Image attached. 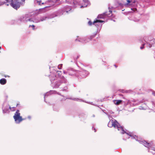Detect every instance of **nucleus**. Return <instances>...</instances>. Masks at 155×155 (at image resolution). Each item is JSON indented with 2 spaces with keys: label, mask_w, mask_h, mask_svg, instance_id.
I'll list each match as a JSON object with an SVG mask.
<instances>
[{
  "label": "nucleus",
  "mask_w": 155,
  "mask_h": 155,
  "mask_svg": "<svg viewBox=\"0 0 155 155\" xmlns=\"http://www.w3.org/2000/svg\"><path fill=\"white\" fill-rule=\"evenodd\" d=\"M13 118L16 123L17 124H19L22 120H25V119L22 118V117L20 116V114L19 110H16L13 116Z\"/></svg>",
  "instance_id": "obj_1"
},
{
  "label": "nucleus",
  "mask_w": 155,
  "mask_h": 155,
  "mask_svg": "<svg viewBox=\"0 0 155 155\" xmlns=\"http://www.w3.org/2000/svg\"><path fill=\"white\" fill-rule=\"evenodd\" d=\"M108 126L110 127H114L115 128H117L120 124L115 120H110L108 123Z\"/></svg>",
  "instance_id": "obj_2"
},
{
  "label": "nucleus",
  "mask_w": 155,
  "mask_h": 155,
  "mask_svg": "<svg viewBox=\"0 0 155 155\" xmlns=\"http://www.w3.org/2000/svg\"><path fill=\"white\" fill-rule=\"evenodd\" d=\"M25 0H18L17 2H11L10 4L12 7L14 8L17 9L20 6V4L23 2Z\"/></svg>",
  "instance_id": "obj_3"
},
{
  "label": "nucleus",
  "mask_w": 155,
  "mask_h": 155,
  "mask_svg": "<svg viewBox=\"0 0 155 155\" xmlns=\"http://www.w3.org/2000/svg\"><path fill=\"white\" fill-rule=\"evenodd\" d=\"M65 2L68 4H71L72 0H65ZM72 3L74 5H75L78 4V0H73Z\"/></svg>",
  "instance_id": "obj_4"
},
{
  "label": "nucleus",
  "mask_w": 155,
  "mask_h": 155,
  "mask_svg": "<svg viewBox=\"0 0 155 155\" xmlns=\"http://www.w3.org/2000/svg\"><path fill=\"white\" fill-rule=\"evenodd\" d=\"M104 22V21L99 20H96L95 21H94L93 23L91 21H89L88 22V24L89 25H91L92 24H94L96 23L97 22Z\"/></svg>",
  "instance_id": "obj_5"
},
{
  "label": "nucleus",
  "mask_w": 155,
  "mask_h": 155,
  "mask_svg": "<svg viewBox=\"0 0 155 155\" xmlns=\"http://www.w3.org/2000/svg\"><path fill=\"white\" fill-rule=\"evenodd\" d=\"M112 11L111 10H109L108 12H106L104 13V16H106L108 17L111 16L112 15Z\"/></svg>",
  "instance_id": "obj_6"
},
{
  "label": "nucleus",
  "mask_w": 155,
  "mask_h": 155,
  "mask_svg": "<svg viewBox=\"0 0 155 155\" xmlns=\"http://www.w3.org/2000/svg\"><path fill=\"white\" fill-rule=\"evenodd\" d=\"M117 129L118 130L121 131V133L122 134H124L126 133V132L124 130L123 128L120 125H119V126L118 127Z\"/></svg>",
  "instance_id": "obj_7"
},
{
  "label": "nucleus",
  "mask_w": 155,
  "mask_h": 155,
  "mask_svg": "<svg viewBox=\"0 0 155 155\" xmlns=\"http://www.w3.org/2000/svg\"><path fill=\"white\" fill-rule=\"evenodd\" d=\"M114 102L115 104L117 105H118L121 104L122 102V101L121 100H114Z\"/></svg>",
  "instance_id": "obj_8"
},
{
  "label": "nucleus",
  "mask_w": 155,
  "mask_h": 155,
  "mask_svg": "<svg viewBox=\"0 0 155 155\" xmlns=\"http://www.w3.org/2000/svg\"><path fill=\"white\" fill-rule=\"evenodd\" d=\"M6 83V80L4 78H2L0 80V83L1 84L4 85Z\"/></svg>",
  "instance_id": "obj_9"
},
{
  "label": "nucleus",
  "mask_w": 155,
  "mask_h": 155,
  "mask_svg": "<svg viewBox=\"0 0 155 155\" xmlns=\"http://www.w3.org/2000/svg\"><path fill=\"white\" fill-rule=\"evenodd\" d=\"M47 7H45L44 8L40 9H39V12H44L46 11L45 10V8Z\"/></svg>",
  "instance_id": "obj_10"
},
{
  "label": "nucleus",
  "mask_w": 155,
  "mask_h": 155,
  "mask_svg": "<svg viewBox=\"0 0 155 155\" xmlns=\"http://www.w3.org/2000/svg\"><path fill=\"white\" fill-rule=\"evenodd\" d=\"M144 145L146 147L150 146V143H147L146 141H144L143 142Z\"/></svg>",
  "instance_id": "obj_11"
},
{
  "label": "nucleus",
  "mask_w": 155,
  "mask_h": 155,
  "mask_svg": "<svg viewBox=\"0 0 155 155\" xmlns=\"http://www.w3.org/2000/svg\"><path fill=\"white\" fill-rule=\"evenodd\" d=\"M37 1V3L39 5H41V0H36Z\"/></svg>",
  "instance_id": "obj_12"
},
{
  "label": "nucleus",
  "mask_w": 155,
  "mask_h": 155,
  "mask_svg": "<svg viewBox=\"0 0 155 155\" xmlns=\"http://www.w3.org/2000/svg\"><path fill=\"white\" fill-rule=\"evenodd\" d=\"M7 3H10L12 2V0H5Z\"/></svg>",
  "instance_id": "obj_13"
},
{
  "label": "nucleus",
  "mask_w": 155,
  "mask_h": 155,
  "mask_svg": "<svg viewBox=\"0 0 155 155\" xmlns=\"http://www.w3.org/2000/svg\"><path fill=\"white\" fill-rule=\"evenodd\" d=\"M144 45H145V44H143L142 45V46L140 47V48L141 49L144 48Z\"/></svg>",
  "instance_id": "obj_14"
},
{
  "label": "nucleus",
  "mask_w": 155,
  "mask_h": 155,
  "mask_svg": "<svg viewBox=\"0 0 155 155\" xmlns=\"http://www.w3.org/2000/svg\"><path fill=\"white\" fill-rule=\"evenodd\" d=\"M31 26V27L33 28V30H34V29H35V25H30L29 26V27H30Z\"/></svg>",
  "instance_id": "obj_15"
},
{
  "label": "nucleus",
  "mask_w": 155,
  "mask_h": 155,
  "mask_svg": "<svg viewBox=\"0 0 155 155\" xmlns=\"http://www.w3.org/2000/svg\"><path fill=\"white\" fill-rule=\"evenodd\" d=\"M127 5H128L131 2V1L129 0H127Z\"/></svg>",
  "instance_id": "obj_16"
},
{
  "label": "nucleus",
  "mask_w": 155,
  "mask_h": 155,
  "mask_svg": "<svg viewBox=\"0 0 155 155\" xmlns=\"http://www.w3.org/2000/svg\"><path fill=\"white\" fill-rule=\"evenodd\" d=\"M4 3H5L4 2H2L0 1V5H2L4 4Z\"/></svg>",
  "instance_id": "obj_17"
},
{
  "label": "nucleus",
  "mask_w": 155,
  "mask_h": 155,
  "mask_svg": "<svg viewBox=\"0 0 155 155\" xmlns=\"http://www.w3.org/2000/svg\"><path fill=\"white\" fill-rule=\"evenodd\" d=\"M84 2L86 3L88 2V0H83Z\"/></svg>",
  "instance_id": "obj_18"
},
{
  "label": "nucleus",
  "mask_w": 155,
  "mask_h": 155,
  "mask_svg": "<svg viewBox=\"0 0 155 155\" xmlns=\"http://www.w3.org/2000/svg\"><path fill=\"white\" fill-rule=\"evenodd\" d=\"M28 21H32V20H31V19H28Z\"/></svg>",
  "instance_id": "obj_19"
},
{
  "label": "nucleus",
  "mask_w": 155,
  "mask_h": 155,
  "mask_svg": "<svg viewBox=\"0 0 155 155\" xmlns=\"http://www.w3.org/2000/svg\"><path fill=\"white\" fill-rule=\"evenodd\" d=\"M28 118L29 119H30L31 118V117L30 116H28Z\"/></svg>",
  "instance_id": "obj_20"
},
{
  "label": "nucleus",
  "mask_w": 155,
  "mask_h": 155,
  "mask_svg": "<svg viewBox=\"0 0 155 155\" xmlns=\"http://www.w3.org/2000/svg\"><path fill=\"white\" fill-rule=\"evenodd\" d=\"M151 46H152L151 45H150V44H149V47H150V48L151 47Z\"/></svg>",
  "instance_id": "obj_21"
},
{
  "label": "nucleus",
  "mask_w": 155,
  "mask_h": 155,
  "mask_svg": "<svg viewBox=\"0 0 155 155\" xmlns=\"http://www.w3.org/2000/svg\"><path fill=\"white\" fill-rule=\"evenodd\" d=\"M95 35H94L93 36H91V37H92V38H93V37H95Z\"/></svg>",
  "instance_id": "obj_22"
},
{
  "label": "nucleus",
  "mask_w": 155,
  "mask_h": 155,
  "mask_svg": "<svg viewBox=\"0 0 155 155\" xmlns=\"http://www.w3.org/2000/svg\"><path fill=\"white\" fill-rule=\"evenodd\" d=\"M84 7L85 6H81V8H82V7Z\"/></svg>",
  "instance_id": "obj_23"
},
{
  "label": "nucleus",
  "mask_w": 155,
  "mask_h": 155,
  "mask_svg": "<svg viewBox=\"0 0 155 155\" xmlns=\"http://www.w3.org/2000/svg\"><path fill=\"white\" fill-rule=\"evenodd\" d=\"M44 4V3L43 2H42L41 3V4Z\"/></svg>",
  "instance_id": "obj_24"
},
{
  "label": "nucleus",
  "mask_w": 155,
  "mask_h": 155,
  "mask_svg": "<svg viewBox=\"0 0 155 155\" xmlns=\"http://www.w3.org/2000/svg\"><path fill=\"white\" fill-rule=\"evenodd\" d=\"M7 5H9V4H7Z\"/></svg>",
  "instance_id": "obj_25"
},
{
  "label": "nucleus",
  "mask_w": 155,
  "mask_h": 155,
  "mask_svg": "<svg viewBox=\"0 0 155 155\" xmlns=\"http://www.w3.org/2000/svg\"><path fill=\"white\" fill-rule=\"evenodd\" d=\"M61 72L60 71H58V72Z\"/></svg>",
  "instance_id": "obj_26"
},
{
  "label": "nucleus",
  "mask_w": 155,
  "mask_h": 155,
  "mask_svg": "<svg viewBox=\"0 0 155 155\" xmlns=\"http://www.w3.org/2000/svg\"><path fill=\"white\" fill-rule=\"evenodd\" d=\"M115 67H117L115 65Z\"/></svg>",
  "instance_id": "obj_27"
}]
</instances>
